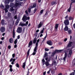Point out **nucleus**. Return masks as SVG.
<instances>
[{
  "mask_svg": "<svg viewBox=\"0 0 75 75\" xmlns=\"http://www.w3.org/2000/svg\"><path fill=\"white\" fill-rule=\"evenodd\" d=\"M30 20V17H27L25 15H24L23 18L22 20L24 22H25L27 20Z\"/></svg>",
  "mask_w": 75,
  "mask_h": 75,
  "instance_id": "f257e3e1",
  "label": "nucleus"
},
{
  "mask_svg": "<svg viewBox=\"0 0 75 75\" xmlns=\"http://www.w3.org/2000/svg\"><path fill=\"white\" fill-rule=\"evenodd\" d=\"M10 11H13L15 10L16 7H14V5L13 3H11L10 5Z\"/></svg>",
  "mask_w": 75,
  "mask_h": 75,
  "instance_id": "f03ea898",
  "label": "nucleus"
},
{
  "mask_svg": "<svg viewBox=\"0 0 75 75\" xmlns=\"http://www.w3.org/2000/svg\"><path fill=\"white\" fill-rule=\"evenodd\" d=\"M61 51H62V50H56L52 54V57H53V56H54V55H55V54H56V52H61Z\"/></svg>",
  "mask_w": 75,
  "mask_h": 75,
  "instance_id": "7ed1b4c3",
  "label": "nucleus"
},
{
  "mask_svg": "<svg viewBox=\"0 0 75 75\" xmlns=\"http://www.w3.org/2000/svg\"><path fill=\"white\" fill-rule=\"evenodd\" d=\"M28 22L27 21L26 22V23H20L19 25H21V26H27V25H28Z\"/></svg>",
  "mask_w": 75,
  "mask_h": 75,
  "instance_id": "20e7f679",
  "label": "nucleus"
},
{
  "mask_svg": "<svg viewBox=\"0 0 75 75\" xmlns=\"http://www.w3.org/2000/svg\"><path fill=\"white\" fill-rule=\"evenodd\" d=\"M14 1V0H5V3L6 4H8L10 2H12Z\"/></svg>",
  "mask_w": 75,
  "mask_h": 75,
  "instance_id": "39448f33",
  "label": "nucleus"
},
{
  "mask_svg": "<svg viewBox=\"0 0 75 75\" xmlns=\"http://www.w3.org/2000/svg\"><path fill=\"white\" fill-rule=\"evenodd\" d=\"M17 33H22V28L20 27H18L17 29Z\"/></svg>",
  "mask_w": 75,
  "mask_h": 75,
  "instance_id": "423d86ee",
  "label": "nucleus"
},
{
  "mask_svg": "<svg viewBox=\"0 0 75 75\" xmlns=\"http://www.w3.org/2000/svg\"><path fill=\"white\" fill-rule=\"evenodd\" d=\"M11 14L10 13L8 12L7 14V16L6 17V18L7 19L10 18H11Z\"/></svg>",
  "mask_w": 75,
  "mask_h": 75,
  "instance_id": "0eeeda50",
  "label": "nucleus"
},
{
  "mask_svg": "<svg viewBox=\"0 0 75 75\" xmlns=\"http://www.w3.org/2000/svg\"><path fill=\"white\" fill-rule=\"evenodd\" d=\"M43 25V22H40V23L38 25V28H40V27H41Z\"/></svg>",
  "mask_w": 75,
  "mask_h": 75,
  "instance_id": "6e6552de",
  "label": "nucleus"
},
{
  "mask_svg": "<svg viewBox=\"0 0 75 75\" xmlns=\"http://www.w3.org/2000/svg\"><path fill=\"white\" fill-rule=\"evenodd\" d=\"M37 47H35V48L34 50V52L32 54V55H35V54H36V53L37 52Z\"/></svg>",
  "mask_w": 75,
  "mask_h": 75,
  "instance_id": "1a4fd4ad",
  "label": "nucleus"
},
{
  "mask_svg": "<svg viewBox=\"0 0 75 75\" xmlns=\"http://www.w3.org/2000/svg\"><path fill=\"white\" fill-rule=\"evenodd\" d=\"M0 31L2 33L4 32L5 31V28L3 27H1L0 28Z\"/></svg>",
  "mask_w": 75,
  "mask_h": 75,
  "instance_id": "9d476101",
  "label": "nucleus"
},
{
  "mask_svg": "<svg viewBox=\"0 0 75 75\" xmlns=\"http://www.w3.org/2000/svg\"><path fill=\"white\" fill-rule=\"evenodd\" d=\"M47 43L48 45H52V42L51 41L49 40L47 42Z\"/></svg>",
  "mask_w": 75,
  "mask_h": 75,
  "instance_id": "9b49d317",
  "label": "nucleus"
},
{
  "mask_svg": "<svg viewBox=\"0 0 75 75\" xmlns=\"http://www.w3.org/2000/svg\"><path fill=\"white\" fill-rule=\"evenodd\" d=\"M8 41L9 42L11 43V44H12V43H13L14 40L12 38H11L9 39Z\"/></svg>",
  "mask_w": 75,
  "mask_h": 75,
  "instance_id": "f8f14e48",
  "label": "nucleus"
},
{
  "mask_svg": "<svg viewBox=\"0 0 75 75\" xmlns=\"http://www.w3.org/2000/svg\"><path fill=\"white\" fill-rule=\"evenodd\" d=\"M64 23L66 25H68L69 24V21H68V20H65Z\"/></svg>",
  "mask_w": 75,
  "mask_h": 75,
  "instance_id": "ddd939ff",
  "label": "nucleus"
},
{
  "mask_svg": "<svg viewBox=\"0 0 75 75\" xmlns=\"http://www.w3.org/2000/svg\"><path fill=\"white\" fill-rule=\"evenodd\" d=\"M72 42L69 41V44L67 46L68 47H71L72 46V45L71 44H72Z\"/></svg>",
  "mask_w": 75,
  "mask_h": 75,
  "instance_id": "4468645a",
  "label": "nucleus"
},
{
  "mask_svg": "<svg viewBox=\"0 0 75 75\" xmlns=\"http://www.w3.org/2000/svg\"><path fill=\"white\" fill-rule=\"evenodd\" d=\"M1 24L2 25H6V23H5V21L3 19L1 21Z\"/></svg>",
  "mask_w": 75,
  "mask_h": 75,
  "instance_id": "2eb2a0df",
  "label": "nucleus"
},
{
  "mask_svg": "<svg viewBox=\"0 0 75 75\" xmlns=\"http://www.w3.org/2000/svg\"><path fill=\"white\" fill-rule=\"evenodd\" d=\"M71 55H72V50H70L69 51V53L68 54V57H71Z\"/></svg>",
  "mask_w": 75,
  "mask_h": 75,
  "instance_id": "dca6fc26",
  "label": "nucleus"
},
{
  "mask_svg": "<svg viewBox=\"0 0 75 75\" xmlns=\"http://www.w3.org/2000/svg\"><path fill=\"white\" fill-rule=\"evenodd\" d=\"M67 52H65L64 57L63 58V60L64 61H65V59H66V58H67Z\"/></svg>",
  "mask_w": 75,
  "mask_h": 75,
  "instance_id": "f3484780",
  "label": "nucleus"
},
{
  "mask_svg": "<svg viewBox=\"0 0 75 75\" xmlns=\"http://www.w3.org/2000/svg\"><path fill=\"white\" fill-rule=\"evenodd\" d=\"M58 24H57L55 25V26L54 29V30L55 31H57V29L58 28Z\"/></svg>",
  "mask_w": 75,
  "mask_h": 75,
  "instance_id": "a211bd4d",
  "label": "nucleus"
},
{
  "mask_svg": "<svg viewBox=\"0 0 75 75\" xmlns=\"http://www.w3.org/2000/svg\"><path fill=\"white\" fill-rule=\"evenodd\" d=\"M12 23L13 24H11V25H9V28H10V29H11L13 27V25L14 24V22H13Z\"/></svg>",
  "mask_w": 75,
  "mask_h": 75,
  "instance_id": "6ab92c4d",
  "label": "nucleus"
},
{
  "mask_svg": "<svg viewBox=\"0 0 75 75\" xmlns=\"http://www.w3.org/2000/svg\"><path fill=\"white\" fill-rule=\"evenodd\" d=\"M33 44V42L32 41H30L29 43V45L28 47H30L31 46V45Z\"/></svg>",
  "mask_w": 75,
  "mask_h": 75,
  "instance_id": "aec40b11",
  "label": "nucleus"
},
{
  "mask_svg": "<svg viewBox=\"0 0 75 75\" xmlns=\"http://www.w3.org/2000/svg\"><path fill=\"white\" fill-rule=\"evenodd\" d=\"M40 41V39H38L37 40V42L36 43V46L35 47L37 48V47H38V44L39 42Z\"/></svg>",
  "mask_w": 75,
  "mask_h": 75,
  "instance_id": "412c9836",
  "label": "nucleus"
},
{
  "mask_svg": "<svg viewBox=\"0 0 75 75\" xmlns=\"http://www.w3.org/2000/svg\"><path fill=\"white\" fill-rule=\"evenodd\" d=\"M71 5H72V4H71L70 6L68 9V12H70L71 11Z\"/></svg>",
  "mask_w": 75,
  "mask_h": 75,
  "instance_id": "4be33fe9",
  "label": "nucleus"
},
{
  "mask_svg": "<svg viewBox=\"0 0 75 75\" xmlns=\"http://www.w3.org/2000/svg\"><path fill=\"white\" fill-rule=\"evenodd\" d=\"M45 64V65H46V66H48L50 65V64H49V63L47 61L46 62Z\"/></svg>",
  "mask_w": 75,
  "mask_h": 75,
  "instance_id": "5701e85b",
  "label": "nucleus"
},
{
  "mask_svg": "<svg viewBox=\"0 0 75 75\" xmlns=\"http://www.w3.org/2000/svg\"><path fill=\"white\" fill-rule=\"evenodd\" d=\"M68 30V27L67 26H65V28L64 29V31H67Z\"/></svg>",
  "mask_w": 75,
  "mask_h": 75,
  "instance_id": "b1692460",
  "label": "nucleus"
},
{
  "mask_svg": "<svg viewBox=\"0 0 75 75\" xmlns=\"http://www.w3.org/2000/svg\"><path fill=\"white\" fill-rule=\"evenodd\" d=\"M19 21H20V19H17L16 22V25H18V23H19Z\"/></svg>",
  "mask_w": 75,
  "mask_h": 75,
  "instance_id": "393cba45",
  "label": "nucleus"
},
{
  "mask_svg": "<svg viewBox=\"0 0 75 75\" xmlns=\"http://www.w3.org/2000/svg\"><path fill=\"white\" fill-rule=\"evenodd\" d=\"M13 38H15V31H14V30H13Z\"/></svg>",
  "mask_w": 75,
  "mask_h": 75,
  "instance_id": "a878e982",
  "label": "nucleus"
},
{
  "mask_svg": "<svg viewBox=\"0 0 75 75\" xmlns=\"http://www.w3.org/2000/svg\"><path fill=\"white\" fill-rule=\"evenodd\" d=\"M25 62H24L23 64V67L24 69H25Z\"/></svg>",
  "mask_w": 75,
  "mask_h": 75,
  "instance_id": "bb28decb",
  "label": "nucleus"
},
{
  "mask_svg": "<svg viewBox=\"0 0 75 75\" xmlns=\"http://www.w3.org/2000/svg\"><path fill=\"white\" fill-rule=\"evenodd\" d=\"M45 59L46 61H47V62H50V59H48L47 57Z\"/></svg>",
  "mask_w": 75,
  "mask_h": 75,
  "instance_id": "cd10ccee",
  "label": "nucleus"
},
{
  "mask_svg": "<svg viewBox=\"0 0 75 75\" xmlns=\"http://www.w3.org/2000/svg\"><path fill=\"white\" fill-rule=\"evenodd\" d=\"M36 7V3H34L32 6V8H34Z\"/></svg>",
  "mask_w": 75,
  "mask_h": 75,
  "instance_id": "c85d7f7f",
  "label": "nucleus"
},
{
  "mask_svg": "<svg viewBox=\"0 0 75 75\" xmlns=\"http://www.w3.org/2000/svg\"><path fill=\"white\" fill-rule=\"evenodd\" d=\"M68 33L69 34H72V30H68Z\"/></svg>",
  "mask_w": 75,
  "mask_h": 75,
  "instance_id": "c756f323",
  "label": "nucleus"
},
{
  "mask_svg": "<svg viewBox=\"0 0 75 75\" xmlns=\"http://www.w3.org/2000/svg\"><path fill=\"white\" fill-rule=\"evenodd\" d=\"M17 42H18V40H17V39H16L14 41V43L15 44H16L17 43Z\"/></svg>",
  "mask_w": 75,
  "mask_h": 75,
  "instance_id": "7c9ffc66",
  "label": "nucleus"
},
{
  "mask_svg": "<svg viewBox=\"0 0 75 75\" xmlns=\"http://www.w3.org/2000/svg\"><path fill=\"white\" fill-rule=\"evenodd\" d=\"M57 4V3L55 1L52 2L51 3V4H52V5H54V4Z\"/></svg>",
  "mask_w": 75,
  "mask_h": 75,
  "instance_id": "2f4dec72",
  "label": "nucleus"
},
{
  "mask_svg": "<svg viewBox=\"0 0 75 75\" xmlns=\"http://www.w3.org/2000/svg\"><path fill=\"white\" fill-rule=\"evenodd\" d=\"M6 8H7V9H8L9 8V6L8 5H6L5 6Z\"/></svg>",
  "mask_w": 75,
  "mask_h": 75,
  "instance_id": "473e14b6",
  "label": "nucleus"
},
{
  "mask_svg": "<svg viewBox=\"0 0 75 75\" xmlns=\"http://www.w3.org/2000/svg\"><path fill=\"white\" fill-rule=\"evenodd\" d=\"M44 11V10L42 9L41 10L40 12V14H42V13H43V12Z\"/></svg>",
  "mask_w": 75,
  "mask_h": 75,
  "instance_id": "72a5a7b5",
  "label": "nucleus"
},
{
  "mask_svg": "<svg viewBox=\"0 0 75 75\" xmlns=\"http://www.w3.org/2000/svg\"><path fill=\"white\" fill-rule=\"evenodd\" d=\"M7 9V8H4L5 13H7V12H8V9Z\"/></svg>",
  "mask_w": 75,
  "mask_h": 75,
  "instance_id": "f704fd0d",
  "label": "nucleus"
},
{
  "mask_svg": "<svg viewBox=\"0 0 75 75\" xmlns=\"http://www.w3.org/2000/svg\"><path fill=\"white\" fill-rule=\"evenodd\" d=\"M44 28H43L42 30L40 31V33L41 34H42L43 33H44Z\"/></svg>",
  "mask_w": 75,
  "mask_h": 75,
  "instance_id": "c9c22d12",
  "label": "nucleus"
},
{
  "mask_svg": "<svg viewBox=\"0 0 75 75\" xmlns=\"http://www.w3.org/2000/svg\"><path fill=\"white\" fill-rule=\"evenodd\" d=\"M48 55V53H45V57H47Z\"/></svg>",
  "mask_w": 75,
  "mask_h": 75,
  "instance_id": "e433bc0d",
  "label": "nucleus"
},
{
  "mask_svg": "<svg viewBox=\"0 0 75 75\" xmlns=\"http://www.w3.org/2000/svg\"><path fill=\"white\" fill-rule=\"evenodd\" d=\"M16 67H17V68H19V65L18 63L16 64Z\"/></svg>",
  "mask_w": 75,
  "mask_h": 75,
  "instance_id": "4c0bfd02",
  "label": "nucleus"
},
{
  "mask_svg": "<svg viewBox=\"0 0 75 75\" xmlns=\"http://www.w3.org/2000/svg\"><path fill=\"white\" fill-rule=\"evenodd\" d=\"M69 20H73V18L71 17H69Z\"/></svg>",
  "mask_w": 75,
  "mask_h": 75,
  "instance_id": "58836bf2",
  "label": "nucleus"
},
{
  "mask_svg": "<svg viewBox=\"0 0 75 75\" xmlns=\"http://www.w3.org/2000/svg\"><path fill=\"white\" fill-rule=\"evenodd\" d=\"M12 58H15V53H14L12 54Z\"/></svg>",
  "mask_w": 75,
  "mask_h": 75,
  "instance_id": "ea45409f",
  "label": "nucleus"
},
{
  "mask_svg": "<svg viewBox=\"0 0 75 75\" xmlns=\"http://www.w3.org/2000/svg\"><path fill=\"white\" fill-rule=\"evenodd\" d=\"M36 41H37V40L36 39H34L33 40V42L34 44H35V42H36Z\"/></svg>",
  "mask_w": 75,
  "mask_h": 75,
  "instance_id": "a19ab883",
  "label": "nucleus"
},
{
  "mask_svg": "<svg viewBox=\"0 0 75 75\" xmlns=\"http://www.w3.org/2000/svg\"><path fill=\"white\" fill-rule=\"evenodd\" d=\"M14 18L15 19H17V15L14 16Z\"/></svg>",
  "mask_w": 75,
  "mask_h": 75,
  "instance_id": "79ce46f5",
  "label": "nucleus"
},
{
  "mask_svg": "<svg viewBox=\"0 0 75 75\" xmlns=\"http://www.w3.org/2000/svg\"><path fill=\"white\" fill-rule=\"evenodd\" d=\"M31 8H28V12L30 13V12H31Z\"/></svg>",
  "mask_w": 75,
  "mask_h": 75,
  "instance_id": "37998d69",
  "label": "nucleus"
},
{
  "mask_svg": "<svg viewBox=\"0 0 75 75\" xmlns=\"http://www.w3.org/2000/svg\"><path fill=\"white\" fill-rule=\"evenodd\" d=\"M71 1H72L71 3V4L72 3H75V0H71Z\"/></svg>",
  "mask_w": 75,
  "mask_h": 75,
  "instance_id": "c03bdc74",
  "label": "nucleus"
},
{
  "mask_svg": "<svg viewBox=\"0 0 75 75\" xmlns=\"http://www.w3.org/2000/svg\"><path fill=\"white\" fill-rule=\"evenodd\" d=\"M46 38H47V35H46L45 37L44 38L43 41H44V40H45V39H46Z\"/></svg>",
  "mask_w": 75,
  "mask_h": 75,
  "instance_id": "a18cd8bd",
  "label": "nucleus"
},
{
  "mask_svg": "<svg viewBox=\"0 0 75 75\" xmlns=\"http://www.w3.org/2000/svg\"><path fill=\"white\" fill-rule=\"evenodd\" d=\"M45 50L46 51H49V49L46 48L45 49Z\"/></svg>",
  "mask_w": 75,
  "mask_h": 75,
  "instance_id": "49530a36",
  "label": "nucleus"
},
{
  "mask_svg": "<svg viewBox=\"0 0 75 75\" xmlns=\"http://www.w3.org/2000/svg\"><path fill=\"white\" fill-rule=\"evenodd\" d=\"M25 12L26 13L27 16H28V12H27V11H25Z\"/></svg>",
  "mask_w": 75,
  "mask_h": 75,
  "instance_id": "de8ad7c7",
  "label": "nucleus"
},
{
  "mask_svg": "<svg viewBox=\"0 0 75 75\" xmlns=\"http://www.w3.org/2000/svg\"><path fill=\"white\" fill-rule=\"evenodd\" d=\"M50 71H51V69L49 70V71H48L47 72V74H50Z\"/></svg>",
  "mask_w": 75,
  "mask_h": 75,
  "instance_id": "09e8293b",
  "label": "nucleus"
},
{
  "mask_svg": "<svg viewBox=\"0 0 75 75\" xmlns=\"http://www.w3.org/2000/svg\"><path fill=\"white\" fill-rule=\"evenodd\" d=\"M67 40H68L67 38H66L64 40V42H66V41H67Z\"/></svg>",
  "mask_w": 75,
  "mask_h": 75,
  "instance_id": "8fccbe9b",
  "label": "nucleus"
},
{
  "mask_svg": "<svg viewBox=\"0 0 75 75\" xmlns=\"http://www.w3.org/2000/svg\"><path fill=\"white\" fill-rule=\"evenodd\" d=\"M10 72H12V71H13V69H12V68H10Z\"/></svg>",
  "mask_w": 75,
  "mask_h": 75,
  "instance_id": "3c124183",
  "label": "nucleus"
},
{
  "mask_svg": "<svg viewBox=\"0 0 75 75\" xmlns=\"http://www.w3.org/2000/svg\"><path fill=\"white\" fill-rule=\"evenodd\" d=\"M74 74H75V73L73 72V73H71V74L70 75H74Z\"/></svg>",
  "mask_w": 75,
  "mask_h": 75,
  "instance_id": "603ef678",
  "label": "nucleus"
},
{
  "mask_svg": "<svg viewBox=\"0 0 75 75\" xmlns=\"http://www.w3.org/2000/svg\"><path fill=\"white\" fill-rule=\"evenodd\" d=\"M30 53V52H28V51L27 52V57H28V55H29V54Z\"/></svg>",
  "mask_w": 75,
  "mask_h": 75,
  "instance_id": "864d4df0",
  "label": "nucleus"
},
{
  "mask_svg": "<svg viewBox=\"0 0 75 75\" xmlns=\"http://www.w3.org/2000/svg\"><path fill=\"white\" fill-rule=\"evenodd\" d=\"M45 62V61L44 59H42V62H43V63H44Z\"/></svg>",
  "mask_w": 75,
  "mask_h": 75,
  "instance_id": "5fc2aeb1",
  "label": "nucleus"
},
{
  "mask_svg": "<svg viewBox=\"0 0 75 75\" xmlns=\"http://www.w3.org/2000/svg\"><path fill=\"white\" fill-rule=\"evenodd\" d=\"M46 74V71L44 72L43 73V75H45Z\"/></svg>",
  "mask_w": 75,
  "mask_h": 75,
  "instance_id": "6e6d98bb",
  "label": "nucleus"
},
{
  "mask_svg": "<svg viewBox=\"0 0 75 75\" xmlns=\"http://www.w3.org/2000/svg\"><path fill=\"white\" fill-rule=\"evenodd\" d=\"M20 35H18V36H17V39H18L20 38Z\"/></svg>",
  "mask_w": 75,
  "mask_h": 75,
  "instance_id": "4d7b16f0",
  "label": "nucleus"
},
{
  "mask_svg": "<svg viewBox=\"0 0 75 75\" xmlns=\"http://www.w3.org/2000/svg\"><path fill=\"white\" fill-rule=\"evenodd\" d=\"M59 45H62V43L61 42H59Z\"/></svg>",
  "mask_w": 75,
  "mask_h": 75,
  "instance_id": "13d9d810",
  "label": "nucleus"
},
{
  "mask_svg": "<svg viewBox=\"0 0 75 75\" xmlns=\"http://www.w3.org/2000/svg\"><path fill=\"white\" fill-rule=\"evenodd\" d=\"M68 15H67L65 17V19H67V18H68Z\"/></svg>",
  "mask_w": 75,
  "mask_h": 75,
  "instance_id": "bf43d9fd",
  "label": "nucleus"
},
{
  "mask_svg": "<svg viewBox=\"0 0 75 75\" xmlns=\"http://www.w3.org/2000/svg\"><path fill=\"white\" fill-rule=\"evenodd\" d=\"M8 49H10V48H11V46H10V45L8 46Z\"/></svg>",
  "mask_w": 75,
  "mask_h": 75,
  "instance_id": "052dcab7",
  "label": "nucleus"
},
{
  "mask_svg": "<svg viewBox=\"0 0 75 75\" xmlns=\"http://www.w3.org/2000/svg\"><path fill=\"white\" fill-rule=\"evenodd\" d=\"M36 10H37V9H34V10L33 11L34 12V13H35V11H36Z\"/></svg>",
  "mask_w": 75,
  "mask_h": 75,
  "instance_id": "680f3d73",
  "label": "nucleus"
},
{
  "mask_svg": "<svg viewBox=\"0 0 75 75\" xmlns=\"http://www.w3.org/2000/svg\"><path fill=\"white\" fill-rule=\"evenodd\" d=\"M53 63L54 64H56V61H53Z\"/></svg>",
  "mask_w": 75,
  "mask_h": 75,
  "instance_id": "e2e57ef3",
  "label": "nucleus"
},
{
  "mask_svg": "<svg viewBox=\"0 0 75 75\" xmlns=\"http://www.w3.org/2000/svg\"><path fill=\"white\" fill-rule=\"evenodd\" d=\"M17 45H15L14 46V47L15 48L17 47Z\"/></svg>",
  "mask_w": 75,
  "mask_h": 75,
  "instance_id": "0e129e2a",
  "label": "nucleus"
},
{
  "mask_svg": "<svg viewBox=\"0 0 75 75\" xmlns=\"http://www.w3.org/2000/svg\"><path fill=\"white\" fill-rule=\"evenodd\" d=\"M13 60V58H12L10 60V62H11Z\"/></svg>",
  "mask_w": 75,
  "mask_h": 75,
  "instance_id": "69168bd1",
  "label": "nucleus"
},
{
  "mask_svg": "<svg viewBox=\"0 0 75 75\" xmlns=\"http://www.w3.org/2000/svg\"><path fill=\"white\" fill-rule=\"evenodd\" d=\"M9 67H10V68H12V65H9Z\"/></svg>",
  "mask_w": 75,
  "mask_h": 75,
  "instance_id": "338daca9",
  "label": "nucleus"
},
{
  "mask_svg": "<svg viewBox=\"0 0 75 75\" xmlns=\"http://www.w3.org/2000/svg\"><path fill=\"white\" fill-rule=\"evenodd\" d=\"M41 1V0H38V2L40 3Z\"/></svg>",
  "mask_w": 75,
  "mask_h": 75,
  "instance_id": "774afa93",
  "label": "nucleus"
}]
</instances>
